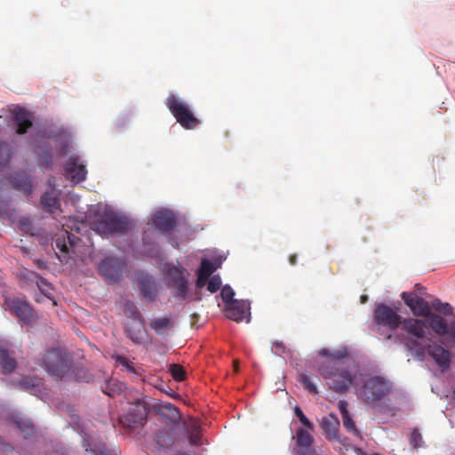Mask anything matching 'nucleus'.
<instances>
[{"label":"nucleus","instance_id":"1","mask_svg":"<svg viewBox=\"0 0 455 455\" xmlns=\"http://www.w3.org/2000/svg\"><path fill=\"white\" fill-rule=\"evenodd\" d=\"M321 356L326 357L318 367L320 375L328 379L329 387L335 393L344 394L355 382L358 371L347 359L349 353L347 347L330 351L323 348L319 351Z\"/></svg>","mask_w":455,"mask_h":455},{"label":"nucleus","instance_id":"2","mask_svg":"<svg viewBox=\"0 0 455 455\" xmlns=\"http://www.w3.org/2000/svg\"><path fill=\"white\" fill-rule=\"evenodd\" d=\"M393 385L386 378L373 376L365 379L356 391L357 397L368 405L383 401L392 391Z\"/></svg>","mask_w":455,"mask_h":455},{"label":"nucleus","instance_id":"3","mask_svg":"<svg viewBox=\"0 0 455 455\" xmlns=\"http://www.w3.org/2000/svg\"><path fill=\"white\" fill-rule=\"evenodd\" d=\"M43 363L47 372L63 380L64 378L71 377V359L59 348H52L44 354Z\"/></svg>","mask_w":455,"mask_h":455},{"label":"nucleus","instance_id":"4","mask_svg":"<svg viewBox=\"0 0 455 455\" xmlns=\"http://www.w3.org/2000/svg\"><path fill=\"white\" fill-rule=\"evenodd\" d=\"M165 106L184 129L194 130L201 124L188 104L176 95L171 93L166 98Z\"/></svg>","mask_w":455,"mask_h":455},{"label":"nucleus","instance_id":"5","mask_svg":"<svg viewBox=\"0 0 455 455\" xmlns=\"http://www.w3.org/2000/svg\"><path fill=\"white\" fill-rule=\"evenodd\" d=\"M130 228L129 220L113 212H105L92 223V229L100 235L124 234Z\"/></svg>","mask_w":455,"mask_h":455},{"label":"nucleus","instance_id":"6","mask_svg":"<svg viewBox=\"0 0 455 455\" xmlns=\"http://www.w3.org/2000/svg\"><path fill=\"white\" fill-rule=\"evenodd\" d=\"M148 405L144 400H137L130 404L126 412L120 418L119 422L124 428L132 429L142 427L147 421Z\"/></svg>","mask_w":455,"mask_h":455},{"label":"nucleus","instance_id":"7","mask_svg":"<svg viewBox=\"0 0 455 455\" xmlns=\"http://www.w3.org/2000/svg\"><path fill=\"white\" fill-rule=\"evenodd\" d=\"M403 317L397 310L387 306L384 303L375 305L373 311V321L379 326H383L395 331L402 323Z\"/></svg>","mask_w":455,"mask_h":455},{"label":"nucleus","instance_id":"8","mask_svg":"<svg viewBox=\"0 0 455 455\" xmlns=\"http://www.w3.org/2000/svg\"><path fill=\"white\" fill-rule=\"evenodd\" d=\"M185 269L182 267H168L166 278L167 286L171 289L173 297L184 300L187 297L188 287L184 275Z\"/></svg>","mask_w":455,"mask_h":455},{"label":"nucleus","instance_id":"9","mask_svg":"<svg viewBox=\"0 0 455 455\" xmlns=\"http://www.w3.org/2000/svg\"><path fill=\"white\" fill-rule=\"evenodd\" d=\"M125 268V262L116 258H106L99 266L100 274L108 283L118 282Z\"/></svg>","mask_w":455,"mask_h":455},{"label":"nucleus","instance_id":"10","mask_svg":"<svg viewBox=\"0 0 455 455\" xmlns=\"http://www.w3.org/2000/svg\"><path fill=\"white\" fill-rule=\"evenodd\" d=\"M7 309L24 323L34 319V311L29 303L20 298H6L4 301Z\"/></svg>","mask_w":455,"mask_h":455},{"label":"nucleus","instance_id":"11","mask_svg":"<svg viewBox=\"0 0 455 455\" xmlns=\"http://www.w3.org/2000/svg\"><path fill=\"white\" fill-rule=\"evenodd\" d=\"M293 438L295 440V447L293 449L295 455H318L312 447L314 436L307 429L299 427Z\"/></svg>","mask_w":455,"mask_h":455},{"label":"nucleus","instance_id":"12","mask_svg":"<svg viewBox=\"0 0 455 455\" xmlns=\"http://www.w3.org/2000/svg\"><path fill=\"white\" fill-rule=\"evenodd\" d=\"M402 299L405 305L410 307L412 314L417 316H427L431 311V306L422 297L414 292H403Z\"/></svg>","mask_w":455,"mask_h":455},{"label":"nucleus","instance_id":"13","mask_svg":"<svg viewBox=\"0 0 455 455\" xmlns=\"http://www.w3.org/2000/svg\"><path fill=\"white\" fill-rule=\"evenodd\" d=\"M427 354L435 360V363L444 371L449 369L451 354L442 345L432 343L427 345Z\"/></svg>","mask_w":455,"mask_h":455},{"label":"nucleus","instance_id":"14","mask_svg":"<svg viewBox=\"0 0 455 455\" xmlns=\"http://www.w3.org/2000/svg\"><path fill=\"white\" fill-rule=\"evenodd\" d=\"M249 304L244 300H234L225 307V315L235 322H241L250 315Z\"/></svg>","mask_w":455,"mask_h":455},{"label":"nucleus","instance_id":"15","mask_svg":"<svg viewBox=\"0 0 455 455\" xmlns=\"http://www.w3.org/2000/svg\"><path fill=\"white\" fill-rule=\"evenodd\" d=\"M401 325L402 331L415 339H423L427 329L425 321L415 318H403Z\"/></svg>","mask_w":455,"mask_h":455},{"label":"nucleus","instance_id":"16","mask_svg":"<svg viewBox=\"0 0 455 455\" xmlns=\"http://www.w3.org/2000/svg\"><path fill=\"white\" fill-rule=\"evenodd\" d=\"M138 286L143 297L148 300H154L158 288L156 280L149 275H140L138 278Z\"/></svg>","mask_w":455,"mask_h":455},{"label":"nucleus","instance_id":"17","mask_svg":"<svg viewBox=\"0 0 455 455\" xmlns=\"http://www.w3.org/2000/svg\"><path fill=\"white\" fill-rule=\"evenodd\" d=\"M65 169L67 173L71 175V179L74 182H82L86 179V168L80 163L78 156L70 157Z\"/></svg>","mask_w":455,"mask_h":455},{"label":"nucleus","instance_id":"18","mask_svg":"<svg viewBox=\"0 0 455 455\" xmlns=\"http://www.w3.org/2000/svg\"><path fill=\"white\" fill-rule=\"evenodd\" d=\"M153 223L157 229L163 232H168L175 227L176 220L172 212L164 210L155 214Z\"/></svg>","mask_w":455,"mask_h":455},{"label":"nucleus","instance_id":"19","mask_svg":"<svg viewBox=\"0 0 455 455\" xmlns=\"http://www.w3.org/2000/svg\"><path fill=\"white\" fill-rule=\"evenodd\" d=\"M323 434L328 440H339V421L333 414L323 417L320 422Z\"/></svg>","mask_w":455,"mask_h":455},{"label":"nucleus","instance_id":"20","mask_svg":"<svg viewBox=\"0 0 455 455\" xmlns=\"http://www.w3.org/2000/svg\"><path fill=\"white\" fill-rule=\"evenodd\" d=\"M177 438V426L165 425L156 434V443L163 448L172 446Z\"/></svg>","mask_w":455,"mask_h":455},{"label":"nucleus","instance_id":"21","mask_svg":"<svg viewBox=\"0 0 455 455\" xmlns=\"http://www.w3.org/2000/svg\"><path fill=\"white\" fill-rule=\"evenodd\" d=\"M396 338L403 342L407 349L412 352L417 359L423 361L427 353V346L422 345L419 341L413 338L397 335Z\"/></svg>","mask_w":455,"mask_h":455},{"label":"nucleus","instance_id":"22","mask_svg":"<svg viewBox=\"0 0 455 455\" xmlns=\"http://www.w3.org/2000/svg\"><path fill=\"white\" fill-rule=\"evenodd\" d=\"M13 121L17 126V133L24 134L32 126L29 114L24 108H19L13 113Z\"/></svg>","mask_w":455,"mask_h":455},{"label":"nucleus","instance_id":"23","mask_svg":"<svg viewBox=\"0 0 455 455\" xmlns=\"http://www.w3.org/2000/svg\"><path fill=\"white\" fill-rule=\"evenodd\" d=\"M125 333L134 344H142L146 334L144 321H139L138 323H132L128 325L126 327Z\"/></svg>","mask_w":455,"mask_h":455},{"label":"nucleus","instance_id":"24","mask_svg":"<svg viewBox=\"0 0 455 455\" xmlns=\"http://www.w3.org/2000/svg\"><path fill=\"white\" fill-rule=\"evenodd\" d=\"M159 414L169 422L166 425L176 426L180 419L179 409L171 403L163 404L159 409Z\"/></svg>","mask_w":455,"mask_h":455},{"label":"nucleus","instance_id":"25","mask_svg":"<svg viewBox=\"0 0 455 455\" xmlns=\"http://www.w3.org/2000/svg\"><path fill=\"white\" fill-rule=\"evenodd\" d=\"M41 204L49 212H53L60 208L59 193L55 188H52L41 196Z\"/></svg>","mask_w":455,"mask_h":455},{"label":"nucleus","instance_id":"26","mask_svg":"<svg viewBox=\"0 0 455 455\" xmlns=\"http://www.w3.org/2000/svg\"><path fill=\"white\" fill-rule=\"evenodd\" d=\"M189 442L193 445H197L201 441V426L197 419H189L185 423Z\"/></svg>","mask_w":455,"mask_h":455},{"label":"nucleus","instance_id":"27","mask_svg":"<svg viewBox=\"0 0 455 455\" xmlns=\"http://www.w3.org/2000/svg\"><path fill=\"white\" fill-rule=\"evenodd\" d=\"M429 327L438 335H445L448 333L449 325L443 317L439 315L429 313L427 316Z\"/></svg>","mask_w":455,"mask_h":455},{"label":"nucleus","instance_id":"28","mask_svg":"<svg viewBox=\"0 0 455 455\" xmlns=\"http://www.w3.org/2000/svg\"><path fill=\"white\" fill-rule=\"evenodd\" d=\"M17 367V362L9 351L0 347V368L3 373L12 372Z\"/></svg>","mask_w":455,"mask_h":455},{"label":"nucleus","instance_id":"29","mask_svg":"<svg viewBox=\"0 0 455 455\" xmlns=\"http://www.w3.org/2000/svg\"><path fill=\"white\" fill-rule=\"evenodd\" d=\"M11 185L17 190L30 194L32 184L29 178L24 173H17L10 179Z\"/></svg>","mask_w":455,"mask_h":455},{"label":"nucleus","instance_id":"30","mask_svg":"<svg viewBox=\"0 0 455 455\" xmlns=\"http://www.w3.org/2000/svg\"><path fill=\"white\" fill-rule=\"evenodd\" d=\"M54 243L55 247L59 249L60 251L63 254L62 256L56 254L59 259L63 263H68V254L69 252V246L67 243L66 234L64 233V230H62L60 234L56 235Z\"/></svg>","mask_w":455,"mask_h":455},{"label":"nucleus","instance_id":"31","mask_svg":"<svg viewBox=\"0 0 455 455\" xmlns=\"http://www.w3.org/2000/svg\"><path fill=\"white\" fill-rule=\"evenodd\" d=\"M149 325L158 335H164L172 326V322L168 317L155 318L150 321Z\"/></svg>","mask_w":455,"mask_h":455},{"label":"nucleus","instance_id":"32","mask_svg":"<svg viewBox=\"0 0 455 455\" xmlns=\"http://www.w3.org/2000/svg\"><path fill=\"white\" fill-rule=\"evenodd\" d=\"M13 149L12 142L0 141V165L4 166L9 163Z\"/></svg>","mask_w":455,"mask_h":455},{"label":"nucleus","instance_id":"33","mask_svg":"<svg viewBox=\"0 0 455 455\" xmlns=\"http://www.w3.org/2000/svg\"><path fill=\"white\" fill-rule=\"evenodd\" d=\"M91 376L85 369L80 367H73L71 363V377L64 378L63 380H76L89 382Z\"/></svg>","mask_w":455,"mask_h":455},{"label":"nucleus","instance_id":"34","mask_svg":"<svg viewBox=\"0 0 455 455\" xmlns=\"http://www.w3.org/2000/svg\"><path fill=\"white\" fill-rule=\"evenodd\" d=\"M112 358L116 361L117 365L123 366L127 371L132 374H138V371L133 363L125 356L115 354L112 355Z\"/></svg>","mask_w":455,"mask_h":455},{"label":"nucleus","instance_id":"35","mask_svg":"<svg viewBox=\"0 0 455 455\" xmlns=\"http://www.w3.org/2000/svg\"><path fill=\"white\" fill-rule=\"evenodd\" d=\"M170 373L172 375V377L176 380V381H182L185 379L186 378V372H185V370L184 368L180 365V364H177V363H172L170 365Z\"/></svg>","mask_w":455,"mask_h":455},{"label":"nucleus","instance_id":"36","mask_svg":"<svg viewBox=\"0 0 455 455\" xmlns=\"http://www.w3.org/2000/svg\"><path fill=\"white\" fill-rule=\"evenodd\" d=\"M215 269L216 267L209 259H204L201 261V265L197 273L209 278L211 275L215 271Z\"/></svg>","mask_w":455,"mask_h":455},{"label":"nucleus","instance_id":"37","mask_svg":"<svg viewBox=\"0 0 455 455\" xmlns=\"http://www.w3.org/2000/svg\"><path fill=\"white\" fill-rule=\"evenodd\" d=\"M342 421H343V426L346 427V429L347 431L353 433L355 436L362 438L359 430L356 428L354 420L350 417V414L343 417Z\"/></svg>","mask_w":455,"mask_h":455},{"label":"nucleus","instance_id":"38","mask_svg":"<svg viewBox=\"0 0 455 455\" xmlns=\"http://www.w3.org/2000/svg\"><path fill=\"white\" fill-rule=\"evenodd\" d=\"M432 307L436 311H440L444 315H451L452 307L448 303H443L440 299H435L432 302Z\"/></svg>","mask_w":455,"mask_h":455},{"label":"nucleus","instance_id":"39","mask_svg":"<svg viewBox=\"0 0 455 455\" xmlns=\"http://www.w3.org/2000/svg\"><path fill=\"white\" fill-rule=\"evenodd\" d=\"M424 442L422 439V435L419 433L418 428H414L411 432V437H410V444L414 448L418 449L422 447Z\"/></svg>","mask_w":455,"mask_h":455},{"label":"nucleus","instance_id":"40","mask_svg":"<svg viewBox=\"0 0 455 455\" xmlns=\"http://www.w3.org/2000/svg\"><path fill=\"white\" fill-rule=\"evenodd\" d=\"M28 276L31 279H36V285L42 291V292L45 293L47 291V290L44 287L50 288V284L48 283V282L44 278L39 276L36 272L29 271Z\"/></svg>","mask_w":455,"mask_h":455},{"label":"nucleus","instance_id":"41","mask_svg":"<svg viewBox=\"0 0 455 455\" xmlns=\"http://www.w3.org/2000/svg\"><path fill=\"white\" fill-rule=\"evenodd\" d=\"M220 296L222 300L226 303V305L229 304L231 301H234L235 292L233 289L229 285H225L221 289Z\"/></svg>","mask_w":455,"mask_h":455},{"label":"nucleus","instance_id":"42","mask_svg":"<svg viewBox=\"0 0 455 455\" xmlns=\"http://www.w3.org/2000/svg\"><path fill=\"white\" fill-rule=\"evenodd\" d=\"M294 413L298 417L299 420L301 422L302 425H304L310 430L314 429V424L305 416V414L303 413L302 410L299 407H295Z\"/></svg>","mask_w":455,"mask_h":455},{"label":"nucleus","instance_id":"43","mask_svg":"<svg viewBox=\"0 0 455 455\" xmlns=\"http://www.w3.org/2000/svg\"><path fill=\"white\" fill-rule=\"evenodd\" d=\"M299 381L303 384L304 387L312 394L317 393L315 385L311 381L310 378L306 374L299 375Z\"/></svg>","mask_w":455,"mask_h":455},{"label":"nucleus","instance_id":"44","mask_svg":"<svg viewBox=\"0 0 455 455\" xmlns=\"http://www.w3.org/2000/svg\"><path fill=\"white\" fill-rule=\"evenodd\" d=\"M221 286V279L219 275H213L207 283V290L214 293L216 292Z\"/></svg>","mask_w":455,"mask_h":455},{"label":"nucleus","instance_id":"45","mask_svg":"<svg viewBox=\"0 0 455 455\" xmlns=\"http://www.w3.org/2000/svg\"><path fill=\"white\" fill-rule=\"evenodd\" d=\"M20 230L28 234H33V225L29 219L21 218L19 221Z\"/></svg>","mask_w":455,"mask_h":455},{"label":"nucleus","instance_id":"46","mask_svg":"<svg viewBox=\"0 0 455 455\" xmlns=\"http://www.w3.org/2000/svg\"><path fill=\"white\" fill-rule=\"evenodd\" d=\"M125 309L130 312L131 315H132L138 321H144L140 312L132 302L126 303Z\"/></svg>","mask_w":455,"mask_h":455},{"label":"nucleus","instance_id":"47","mask_svg":"<svg viewBox=\"0 0 455 455\" xmlns=\"http://www.w3.org/2000/svg\"><path fill=\"white\" fill-rule=\"evenodd\" d=\"M271 348H272V351L275 355H281V354L285 353V346L283 345V343L282 341H275L272 344Z\"/></svg>","mask_w":455,"mask_h":455},{"label":"nucleus","instance_id":"48","mask_svg":"<svg viewBox=\"0 0 455 455\" xmlns=\"http://www.w3.org/2000/svg\"><path fill=\"white\" fill-rule=\"evenodd\" d=\"M20 385L28 389L30 387H34L37 386L38 383H36V380L31 378L23 377L21 379Z\"/></svg>","mask_w":455,"mask_h":455},{"label":"nucleus","instance_id":"49","mask_svg":"<svg viewBox=\"0 0 455 455\" xmlns=\"http://www.w3.org/2000/svg\"><path fill=\"white\" fill-rule=\"evenodd\" d=\"M20 430L24 433L25 437L30 435L33 433V426L31 424H20L17 423Z\"/></svg>","mask_w":455,"mask_h":455},{"label":"nucleus","instance_id":"50","mask_svg":"<svg viewBox=\"0 0 455 455\" xmlns=\"http://www.w3.org/2000/svg\"><path fill=\"white\" fill-rule=\"evenodd\" d=\"M348 403L345 400H340L339 402V409L341 414V417H345L346 415H349L348 410H347Z\"/></svg>","mask_w":455,"mask_h":455},{"label":"nucleus","instance_id":"51","mask_svg":"<svg viewBox=\"0 0 455 455\" xmlns=\"http://www.w3.org/2000/svg\"><path fill=\"white\" fill-rule=\"evenodd\" d=\"M64 233L66 234V239L68 246L73 247L76 243V241L79 239L75 235L69 233L67 230H64Z\"/></svg>","mask_w":455,"mask_h":455},{"label":"nucleus","instance_id":"52","mask_svg":"<svg viewBox=\"0 0 455 455\" xmlns=\"http://www.w3.org/2000/svg\"><path fill=\"white\" fill-rule=\"evenodd\" d=\"M208 277L197 273L196 286L199 288L204 287L206 284Z\"/></svg>","mask_w":455,"mask_h":455},{"label":"nucleus","instance_id":"53","mask_svg":"<svg viewBox=\"0 0 455 455\" xmlns=\"http://www.w3.org/2000/svg\"><path fill=\"white\" fill-rule=\"evenodd\" d=\"M455 343V322H452L448 328V333Z\"/></svg>","mask_w":455,"mask_h":455},{"label":"nucleus","instance_id":"54","mask_svg":"<svg viewBox=\"0 0 455 455\" xmlns=\"http://www.w3.org/2000/svg\"><path fill=\"white\" fill-rule=\"evenodd\" d=\"M289 262L291 265H295L297 263V255L296 254L290 255Z\"/></svg>","mask_w":455,"mask_h":455},{"label":"nucleus","instance_id":"55","mask_svg":"<svg viewBox=\"0 0 455 455\" xmlns=\"http://www.w3.org/2000/svg\"><path fill=\"white\" fill-rule=\"evenodd\" d=\"M50 186H54V178L49 180Z\"/></svg>","mask_w":455,"mask_h":455},{"label":"nucleus","instance_id":"56","mask_svg":"<svg viewBox=\"0 0 455 455\" xmlns=\"http://www.w3.org/2000/svg\"><path fill=\"white\" fill-rule=\"evenodd\" d=\"M361 299H362V302H364L367 299V296H362Z\"/></svg>","mask_w":455,"mask_h":455},{"label":"nucleus","instance_id":"57","mask_svg":"<svg viewBox=\"0 0 455 455\" xmlns=\"http://www.w3.org/2000/svg\"><path fill=\"white\" fill-rule=\"evenodd\" d=\"M393 338V336L391 334L387 335V339H391Z\"/></svg>","mask_w":455,"mask_h":455},{"label":"nucleus","instance_id":"58","mask_svg":"<svg viewBox=\"0 0 455 455\" xmlns=\"http://www.w3.org/2000/svg\"><path fill=\"white\" fill-rule=\"evenodd\" d=\"M105 393H106L107 395H110V396L112 395V394H111V393H108V392H105Z\"/></svg>","mask_w":455,"mask_h":455}]
</instances>
